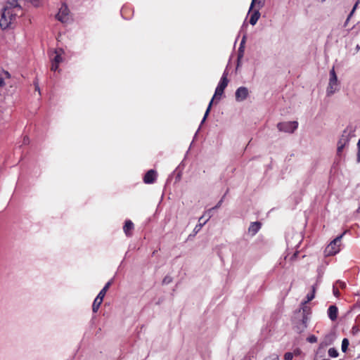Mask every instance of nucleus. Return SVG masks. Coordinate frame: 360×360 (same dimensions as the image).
I'll return each mask as SVG.
<instances>
[{
    "mask_svg": "<svg viewBox=\"0 0 360 360\" xmlns=\"http://www.w3.org/2000/svg\"><path fill=\"white\" fill-rule=\"evenodd\" d=\"M249 95V91L247 87L240 86L236 89L235 93L236 100L238 102H242L245 101Z\"/></svg>",
    "mask_w": 360,
    "mask_h": 360,
    "instance_id": "nucleus-8",
    "label": "nucleus"
},
{
    "mask_svg": "<svg viewBox=\"0 0 360 360\" xmlns=\"http://www.w3.org/2000/svg\"><path fill=\"white\" fill-rule=\"evenodd\" d=\"M257 5L258 7H263L264 6V0H252L251 7Z\"/></svg>",
    "mask_w": 360,
    "mask_h": 360,
    "instance_id": "nucleus-20",
    "label": "nucleus"
},
{
    "mask_svg": "<svg viewBox=\"0 0 360 360\" xmlns=\"http://www.w3.org/2000/svg\"><path fill=\"white\" fill-rule=\"evenodd\" d=\"M30 3L35 7L40 6L42 0H30Z\"/></svg>",
    "mask_w": 360,
    "mask_h": 360,
    "instance_id": "nucleus-23",
    "label": "nucleus"
},
{
    "mask_svg": "<svg viewBox=\"0 0 360 360\" xmlns=\"http://www.w3.org/2000/svg\"><path fill=\"white\" fill-rule=\"evenodd\" d=\"M22 15V10L17 0L8 1L0 17V27L6 30L12 27L17 18Z\"/></svg>",
    "mask_w": 360,
    "mask_h": 360,
    "instance_id": "nucleus-1",
    "label": "nucleus"
},
{
    "mask_svg": "<svg viewBox=\"0 0 360 360\" xmlns=\"http://www.w3.org/2000/svg\"><path fill=\"white\" fill-rule=\"evenodd\" d=\"M262 8V7H258L257 5H255L252 7H251V6L250 7L248 13H250V11L252 10V13L251 14V16L250 18V23L252 25H255L257 22L258 20L259 19V18H260L259 9Z\"/></svg>",
    "mask_w": 360,
    "mask_h": 360,
    "instance_id": "nucleus-9",
    "label": "nucleus"
},
{
    "mask_svg": "<svg viewBox=\"0 0 360 360\" xmlns=\"http://www.w3.org/2000/svg\"><path fill=\"white\" fill-rule=\"evenodd\" d=\"M103 298L99 299V297H98V296L96 297V299L94 301L93 305H92V311L94 313L98 311L101 304L103 302Z\"/></svg>",
    "mask_w": 360,
    "mask_h": 360,
    "instance_id": "nucleus-15",
    "label": "nucleus"
},
{
    "mask_svg": "<svg viewBox=\"0 0 360 360\" xmlns=\"http://www.w3.org/2000/svg\"><path fill=\"white\" fill-rule=\"evenodd\" d=\"M357 146H358L357 160H358V162H360V139L358 141Z\"/></svg>",
    "mask_w": 360,
    "mask_h": 360,
    "instance_id": "nucleus-31",
    "label": "nucleus"
},
{
    "mask_svg": "<svg viewBox=\"0 0 360 360\" xmlns=\"http://www.w3.org/2000/svg\"><path fill=\"white\" fill-rule=\"evenodd\" d=\"M157 176V173L155 170H149L144 176L143 181L146 184H153Z\"/></svg>",
    "mask_w": 360,
    "mask_h": 360,
    "instance_id": "nucleus-11",
    "label": "nucleus"
},
{
    "mask_svg": "<svg viewBox=\"0 0 360 360\" xmlns=\"http://www.w3.org/2000/svg\"><path fill=\"white\" fill-rule=\"evenodd\" d=\"M112 282L111 281H109L108 282L105 286L103 287V288L100 291V292L98 293V295H97L98 297H99V299L100 298H104L105 294H106V292L108 291V288H110V285H111Z\"/></svg>",
    "mask_w": 360,
    "mask_h": 360,
    "instance_id": "nucleus-17",
    "label": "nucleus"
},
{
    "mask_svg": "<svg viewBox=\"0 0 360 360\" xmlns=\"http://www.w3.org/2000/svg\"><path fill=\"white\" fill-rule=\"evenodd\" d=\"M63 53H64V51L61 49L55 50L54 52L53 53V54L54 56H51V62H53L57 64H60V63H62L63 60Z\"/></svg>",
    "mask_w": 360,
    "mask_h": 360,
    "instance_id": "nucleus-10",
    "label": "nucleus"
},
{
    "mask_svg": "<svg viewBox=\"0 0 360 360\" xmlns=\"http://www.w3.org/2000/svg\"><path fill=\"white\" fill-rule=\"evenodd\" d=\"M51 63H52L51 68V70L56 71L58 70L59 64L55 63L53 62H51Z\"/></svg>",
    "mask_w": 360,
    "mask_h": 360,
    "instance_id": "nucleus-29",
    "label": "nucleus"
},
{
    "mask_svg": "<svg viewBox=\"0 0 360 360\" xmlns=\"http://www.w3.org/2000/svg\"><path fill=\"white\" fill-rule=\"evenodd\" d=\"M307 341L311 343L316 342L317 341V338L312 335L307 338Z\"/></svg>",
    "mask_w": 360,
    "mask_h": 360,
    "instance_id": "nucleus-26",
    "label": "nucleus"
},
{
    "mask_svg": "<svg viewBox=\"0 0 360 360\" xmlns=\"http://www.w3.org/2000/svg\"><path fill=\"white\" fill-rule=\"evenodd\" d=\"M11 77V75L8 72L4 71L2 75L0 76V87H3L6 85L5 79H9Z\"/></svg>",
    "mask_w": 360,
    "mask_h": 360,
    "instance_id": "nucleus-16",
    "label": "nucleus"
},
{
    "mask_svg": "<svg viewBox=\"0 0 360 360\" xmlns=\"http://www.w3.org/2000/svg\"><path fill=\"white\" fill-rule=\"evenodd\" d=\"M333 291L335 296L338 297L339 295V290L337 285H333Z\"/></svg>",
    "mask_w": 360,
    "mask_h": 360,
    "instance_id": "nucleus-28",
    "label": "nucleus"
},
{
    "mask_svg": "<svg viewBox=\"0 0 360 360\" xmlns=\"http://www.w3.org/2000/svg\"><path fill=\"white\" fill-rule=\"evenodd\" d=\"M264 360H280L277 354H272Z\"/></svg>",
    "mask_w": 360,
    "mask_h": 360,
    "instance_id": "nucleus-27",
    "label": "nucleus"
},
{
    "mask_svg": "<svg viewBox=\"0 0 360 360\" xmlns=\"http://www.w3.org/2000/svg\"><path fill=\"white\" fill-rule=\"evenodd\" d=\"M35 88H36V90H37V91H39V88L38 84H36Z\"/></svg>",
    "mask_w": 360,
    "mask_h": 360,
    "instance_id": "nucleus-34",
    "label": "nucleus"
},
{
    "mask_svg": "<svg viewBox=\"0 0 360 360\" xmlns=\"http://www.w3.org/2000/svg\"><path fill=\"white\" fill-rule=\"evenodd\" d=\"M323 360H329V359H323Z\"/></svg>",
    "mask_w": 360,
    "mask_h": 360,
    "instance_id": "nucleus-38",
    "label": "nucleus"
},
{
    "mask_svg": "<svg viewBox=\"0 0 360 360\" xmlns=\"http://www.w3.org/2000/svg\"><path fill=\"white\" fill-rule=\"evenodd\" d=\"M293 358V354L291 352H287L284 355V360H292Z\"/></svg>",
    "mask_w": 360,
    "mask_h": 360,
    "instance_id": "nucleus-24",
    "label": "nucleus"
},
{
    "mask_svg": "<svg viewBox=\"0 0 360 360\" xmlns=\"http://www.w3.org/2000/svg\"><path fill=\"white\" fill-rule=\"evenodd\" d=\"M261 224L259 222H252L248 228V233L251 236H255L260 229Z\"/></svg>",
    "mask_w": 360,
    "mask_h": 360,
    "instance_id": "nucleus-12",
    "label": "nucleus"
},
{
    "mask_svg": "<svg viewBox=\"0 0 360 360\" xmlns=\"http://www.w3.org/2000/svg\"><path fill=\"white\" fill-rule=\"evenodd\" d=\"M359 3V1H357L356 2V4H354V7H353V8H352V11H351V12H350V13L349 14V18H352V16L353 15L354 13L355 12V11H356V8H357V6H358Z\"/></svg>",
    "mask_w": 360,
    "mask_h": 360,
    "instance_id": "nucleus-25",
    "label": "nucleus"
},
{
    "mask_svg": "<svg viewBox=\"0 0 360 360\" xmlns=\"http://www.w3.org/2000/svg\"><path fill=\"white\" fill-rule=\"evenodd\" d=\"M56 18L58 20L63 23H68L70 22L72 18L70 11L66 5L63 4L60 6L58 13L56 15Z\"/></svg>",
    "mask_w": 360,
    "mask_h": 360,
    "instance_id": "nucleus-6",
    "label": "nucleus"
},
{
    "mask_svg": "<svg viewBox=\"0 0 360 360\" xmlns=\"http://www.w3.org/2000/svg\"><path fill=\"white\" fill-rule=\"evenodd\" d=\"M326 0H321L322 2H324Z\"/></svg>",
    "mask_w": 360,
    "mask_h": 360,
    "instance_id": "nucleus-36",
    "label": "nucleus"
},
{
    "mask_svg": "<svg viewBox=\"0 0 360 360\" xmlns=\"http://www.w3.org/2000/svg\"><path fill=\"white\" fill-rule=\"evenodd\" d=\"M220 204H221V202H219L217 205L216 206V207H219L220 206Z\"/></svg>",
    "mask_w": 360,
    "mask_h": 360,
    "instance_id": "nucleus-35",
    "label": "nucleus"
},
{
    "mask_svg": "<svg viewBox=\"0 0 360 360\" xmlns=\"http://www.w3.org/2000/svg\"><path fill=\"white\" fill-rule=\"evenodd\" d=\"M300 353H301V350L300 349H296L292 354H293V356L294 355L297 356V355H300Z\"/></svg>",
    "mask_w": 360,
    "mask_h": 360,
    "instance_id": "nucleus-32",
    "label": "nucleus"
},
{
    "mask_svg": "<svg viewBox=\"0 0 360 360\" xmlns=\"http://www.w3.org/2000/svg\"><path fill=\"white\" fill-rule=\"evenodd\" d=\"M315 291H316V288H315V286H313L312 292L311 293L307 294V300L303 304H306V303L311 301L314 298Z\"/></svg>",
    "mask_w": 360,
    "mask_h": 360,
    "instance_id": "nucleus-19",
    "label": "nucleus"
},
{
    "mask_svg": "<svg viewBox=\"0 0 360 360\" xmlns=\"http://www.w3.org/2000/svg\"><path fill=\"white\" fill-rule=\"evenodd\" d=\"M335 285H337L338 288L340 287V288H345V285H346L344 282L340 281H338Z\"/></svg>",
    "mask_w": 360,
    "mask_h": 360,
    "instance_id": "nucleus-30",
    "label": "nucleus"
},
{
    "mask_svg": "<svg viewBox=\"0 0 360 360\" xmlns=\"http://www.w3.org/2000/svg\"><path fill=\"white\" fill-rule=\"evenodd\" d=\"M328 355L330 357L335 358L338 356V352L335 348H330L328 349Z\"/></svg>",
    "mask_w": 360,
    "mask_h": 360,
    "instance_id": "nucleus-22",
    "label": "nucleus"
},
{
    "mask_svg": "<svg viewBox=\"0 0 360 360\" xmlns=\"http://www.w3.org/2000/svg\"><path fill=\"white\" fill-rule=\"evenodd\" d=\"M349 20H350V18H349V16H348L347 20H346V21H345V26H347V25L348 22L349 21Z\"/></svg>",
    "mask_w": 360,
    "mask_h": 360,
    "instance_id": "nucleus-33",
    "label": "nucleus"
},
{
    "mask_svg": "<svg viewBox=\"0 0 360 360\" xmlns=\"http://www.w3.org/2000/svg\"><path fill=\"white\" fill-rule=\"evenodd\" d=\"M354 129L347 127L342 133L337 143V155L342 156L343 150L349 146L350 140L354 136Z\"/></svg>",
    "mask_w": 360,
    "mask_h": 360,
    "instance_id": "nucleus-2",
    "label": "nucleus"
},
{
    "mask_svg": "<svg viewBox=\"0 0 360 360\" xmlns=\"http://www.w3.org/2000/svg\"><path fill=\"white\" fill-rule=\"evenodd\" d=\"M342 238V236H339L336 237L326 248L325 253H326V256L334 255L340 252Z\"/></svg>",
    "mask_w": 360,
    "mask_h": 360,
    "instance_id": "nucleus-5",
    "label": "nucleus"
},
{
    "mask_svg": "<svg viewBox=\"0 0 360 360\" xmlns=\"http://www.w3.org/2000/svg\"><path fill=\"white\" fill-rule=\"evenodd\" d=\"M228 83H229V80L227 79V72H224L221 79H220V82L218 84L216 89H215V93H214V95L213 96V98H212V100L210 101L209 105H208V107L206 110V112L205 113V115H204V117L202 120V123L204 122L207 117V115H209V112L210 111V109H211V107H212V105L214 102V99H218L219 100L220 99V97L221 96V95L223 94L224 93V91L225 89V88L228 85Z\"/></svg>",
    "mask_w": 360,
    "mask_h": 360,
    "instance_id": "nucleus-3",
    "label": "nucleus"
},
{
    "mask_svg": "<svg viewBox=\"0 0 360 360\" xmlns=\"http://www.w3.org/2000/svg\"><path fill=\"white\" fill-rule=\"evenodd\" d=\"M340 90V82L338 79L334 68H333L329 73L328 84L326 89V94L331 96Z\"/></svg>",
    "mask_w": 360,
    "mask_h": 360,
    "instance_id": "nucleus-4",
    "label": "nucleus"
},
{
    "mask_svg": "<svg viewBox=\"0 0 360 360\" xmlns=\"http://www.w3.org/2000/svg\"><path fill=\"white\" fill-rule=\"evenodd\" d=\"M349 346V341L347 339L344 338L342 342V350L343 352H345Z\"/></svg>",
    "mask_w": 360,
    "mask_h": 360,
    "instance_id": "nucleus-21",
    "label": "nucleus"
},
{
    "mask_svg": "<svg viewBox=\"0 0 360 360\" xmlns=\"http://www.w3.org/2000/svg\"><path fill=\"white\" fill-rule=\"evenodd\" d=\"M133 229H134V224L132 223V221L130 220L126 221L125 224L123 227V230H124V232L125 233V234L127 236H130L131 231L133 230Z\"/></svg>",
    "mask_w": 360,
    "mask_h": 360,
    "instance_id": "nucleus-14",
    "label": "nucleus"
},
{
    "mask_svg": "<svg viewBox=\"0 0 360 360\" xmlns=\"http://www.w3.org/2000/svg\"><path fill=\"white\" fill-rule=\"evenodd\" d=\"M328 314L332 321H335L338 317V308L334 305L330 306L328 310Z\"/></svg>",
    "mask_w": 360,
    "mask_h": 360,
    "instance_id": "nucleus-13",
    "label": "nucleus"
},
{
    "mask_svg": "<svg viewBox=\"0 0 360 360\" xmlns=\"http://www.w3.org/2000/svg\"><path fill=\"white\" fill-rule=\"evenodd\" d=\"M202 218H203V217H201L199 219V224H197L195 226V227L194 228L195 233H198L202 229V227L207 223V221H208V219H206V220H205L204 221L202 222Z\"/></svg>",
    "mask_w": 360,
    "mask_h": 360,
    "instance_id": "nucleus-18",
    "label": "nucleus"
},
{
    "mask_svg": "<svg viewBox=\"0 0 360 360\" xmlns=\"http://www.w3.org/2000/svg\"><path fill=\"white\" fill-rule=\"evenodd\" d=\"M359 210L360 211V207H359Z\"/></svg>",
    "mask_w": 360,
    "mask_h": 360,
    "instance_id": "nucleus-37",
    "label": "nucleus"
},
{
    "mask_svg": "<svg viewBox=\"0 0 360 360\" xmlns=\"http://www.w3.org/2000/svg\"><path fill=\"white\" fill-rule=\"evenodd\" d=\"M298 127L297 121H289L280 122L277 124V128L280 131L286 133H293Z\"/></svg>",
    "mask_w": 360,
    "mask_h": 360,
    "instance_id": "nucleus-7",
    "label": "nucleus"
}]
</instances>
